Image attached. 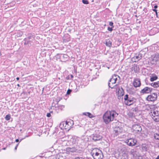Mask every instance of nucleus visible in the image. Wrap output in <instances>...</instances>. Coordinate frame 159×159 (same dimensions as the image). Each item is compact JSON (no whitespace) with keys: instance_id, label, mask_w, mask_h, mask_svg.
Returning a JSON list of instances; mask_svg holds the SVG:
<instances>
[{"instance_id":"nucleus-13","label":"nucleus","mask_w":159,"mask_h":159,"mask_svg":"<svg viewBox=\"0 0 159 159\" xmlns=\"http://www.w3.org/2000/svg\"><path fill=\"white\" fill-rule=\"evenodd\" d=\"M151 91V89L148 87H145L141 90V93H149Z\"/></svg>"},{"instance_id":"nucleus-3","label":"nucleus","mask_w":159,"mask_h":159,"mask_svg":"<svg viewBox=\"0 0 159 159\" xmlns=\"http://www.w3.org/2000/svg\"><path fill=\"white\" fill-rule=\"evenodd\" d=\"M132 132L134 133H140L142 130V128L140 125L135 124L132 126Z\"/></svg>"},{"instance_id":"nucleus-8","label":"nucleus","mask_w":159,"mask_h":159,"mask_svg":"<svg viewBox=\"0 0 159 159\" xmlns=\"http://www.w3.org/2000/svg\"><path fill=\"white\" fill-rule=\"evenodd\" d=\"M117 85V84L115 83V81L113 80V79L111 78L108 83V86L111 88L113 89L115 88V87Z\"/></svg>"},{"instance_id":"nucleus-25","label":"nucleus","mask_w":159,"mask_h":159,"mask_svg":"<svg viewBox=\"0 0 159 159\" xmlns=\"http://www.w3.org/2000/svg\"><path fill=\"white\" fill-rule=\"evenodd\" d=\"M128 154L126 153L123 154L121 158V159H128Z\"/></svg>"},{"instance_id":"nucleus-33","label":"nucleus","mask_w":159,"mask_h":159,"mask_svg":"<svg viewBox=\"0 0 159 159\" xmlns=\"http://www.w3.org/2000/svg\"><path fill=\"white\" fill-rule=\"evenodd\" d=\"M71 90H70V89H69L67 92V93H66V94H69L70 93H71Z\"/></svg>"},{"instance_id":"nucleus-50","label":"nucleus","mask_w":159,"mask_h":159,"mask_svg":"<svg viewBox=\"0 0 159 159\" xmlns=\"http://www.w3.org/2000/svg\"><path fill=\"white\" fill-rule=\"evenodd\" d=\"M17 85L18 86H20V85H19V84H17Z\"/></svg>"},{"instance_id":"nucleus-1","label":"nucleus","mask_w":159,"mask_h":159,"mask_svg":"<svg viewBox=\"0 0 159 159\" xmlns=\"http://www.w3.org/2000/svg\"><path fill=\"white\" fill-rule=\"evenodd\" d=\"M118 115L116 111L114 110L106 111L103 116V119L104 122L106 124L110 121H113L116 116Z\"/></svg>"},{"instance_id":"nucleus-16","label":"nucleus","mask_w":159,"mask_h":159,"mask_svg":"<svg viewBox=\"0 0 159 159\" xmlns=\"http://www.w3.org/2000/svg\"><path fill=\"white\" fill-rule=\"evenodd\" d=\"M133 112L135 116H138L140 114V111L137 107L133 108Z\"/></svg>"},{"instance_id":"nucleus-18","label":"nucleus","mask_w":159,"mask_h":159,"mask_svg":"<svg viewBox=\"0 0 159 159\" xmlns=\"http://www.w3.org/2000/svg\"><path fill=\"white\" fill-rule=\"evenodd\" d=\"M133 100H125V104L128 106H130L133 103Z\"/></svg>"},{"instance_id":"nucleus-4","label":"nucleus","mask_w":159,"mask_h":159,"mask_svg":"<svg viewBox=\"0 0 159 159\" xmlns=\"http://www.w3.org/2000/svg\"><path fill=\"white\" fill-rule=\"evenodd\" d=\"M74 124V121L72 120H69L68 121L67 120L66 122L65 126V129L69 130L72 127Z\"/></svg>"},{"instance_id":"nucleus-53","label":"nucleus","mask_w":159,"mask_h":159,"mask_svg":"<svg viewBox=\"0 0 159 159\" xmlns=\"http://www.w3.org/2000/svg\"><path fill=\"white\" fill-rule=\"evenodd\" d=\"M149 100L150 101H152V100Z\"/></svg>"},{"instance_id":"nucleus-42","label":"nucleus","mask_w":159,"mask_h":159,"mask_svg":"<svg viewBox=\"0 0 159 159\" xmlns=\"http://www.w3.org/2000/svg\"><path fill=\"white\" fill-rule=\"evenodd\" d=\"M15 141H16V142H18L19 141V139H16V140Z\"/></svg>"},{"instance_id":"nucleus-7","label":"nucleus","mask_w":159,"mask_h":159,"mask_svg":"<svg viewBox=\"0 0 159 159\" xmlns=\"http://www.w3.org/2000/svg\"><path fill=\"white\" fill-rule=\"evenodd\" d=\"M124 95V91L122 88H119L118 91V99H123Z\"/></svg>"},{"instance_id":"nucleus-9","label":"nucleus","mask_w":159,"mask_h":159,"mask_svg":"<svg viewBox=\"0 0 159 159\" xmlns=\"http://www.w3.org/2000/svg\"><path fill=\"white\" fill-rule=\"evenodd\" d=\"M142 58V55L141 54L136 55L132 58V60L134 62H137L140 60Z\"/></svg>"},{"instance_id":"nucleus-22","label":"nucleus","mask_w":159,"mask_h":159,"mask_svg":"<svg viewBox=\"0 0 159 159\" xmlns=\"http://www.w3.org/2000/svg\"><path fill=\"white\" fill-rule=\"evenodd\" d=\"M61 140L63 141V142L62 143V144L63 145H67L68 146L70 143H69V141L67 140H63V139H62Z\"/></svg>"},{"instance_id":"nucleus-23","label":"nucleus","mask_w":159,"mask_h":159,"mask_svg":"<svg viewBox=\"0 0 159 159\" xmlns=\"http://www.w3.org/2000/svg\"><path fill=\"white\" fill-rule=\"evenodd\" d=\"M112 78L113 79V80H114L115 81L116 84L117 83V79L118 78H120L119 76L115 75H113L112 76Z\"/></svg>"},{"instance_id":"nucleus-19","label":"nucleus","mask_w":159,"mask_h":159,"mask_svg":"<svg viewBox=\"0 0 159 159\" xmlns=\"http://www.w3.org/2000/svg\"><path fill=\"white\" fill-rule=\"evenodd\" d=\"M151 85L154 88L159 87V81L152 83L151 84Z\"/></svg>"},{"instance_id":"nucleus-24","label":"nucleus","mask_w":159,"mask_h":159,"mask_svg":"<svg viewBox=\"0 0 159 159\" xmlns=\"http://www.w3.org/2000/svg\"><path fill=\"white\" fill-rule=\"evenodd\" d=\"M105 44L107 46L110 47L111 46V42L109 39L107 40Z\"/></svg>"},{"instance_id":"nucleus-35","label":"nucleus","mask_w":159,"mask_h":159,"mask_svg":"<svg viewBox=\"0 0 159 159\" xmlns=\"http://www.w3.org/2000/svg\"><path fill=\"white\" fill-rule=\"evenodd\" d=\"M107 30L110 31H111L112 30V28L108 27V28Z\"/></svg>"},{"instance_id":"nucleus-28","label":"nucleus","mask_w":159,"mask_h":159,"mask_svg":"<svg viewBox=\"0 0 159 159\" xmlns=\"http://www.w3.org/2000/svg\"><path fill=\"white\" fill-rule=\"evenodd\" d=\"M142 149L144 151H146L147 150V147L145 144H143L142 146Z\"/></svg>"},{"instance_id":"nucleus-27","label":"nucleus","mask_w":159,"mask_h":159,"mask_svg":"<svg viewBox=\"0 0 159 159\" xmlns=\"http://www.w3.org/2000/svg\"><path fill=\"white\" fill-rule=\"evenodd\" d=\"M156 122L159 121V114L158 115L155 116L152 118Z\"/></svg>"},{"instance_id":"nucleus-12","label":"nucleus","mask_w":159,"mask_h":159,"mask_svg":"<svg viewBox=\"0 0 159 159\" xmlns=\"http://www.w3.org/2000/svg\"><path fill=\"white\" fill-rule=\"evenodd\" d=\"M159 114V111L156 110H152L150 113V115L152 118L155 116L158 115Z\"/></svg>"},{"instance_id":"nucleus-31","label":"nucleus","mask_w":159,"mask_h":159,"mask_svg":"<svg viewBox=\"0 0 159 159\" xmlns=\"http://www.w3.org/2000/svg\"><path fill=\"white\" fill-rule=\"evenodd\" d=\"M10 118H11V116H10V115H7L5 117V119L7 120H10Z\"/></svg>"},{"instance_id":"nucleus-45","label":"nucleus","mask_w":159,"mask_h":159,"mask_svg":"<svg viewBox=\"0 0 159 159\" xmlns=\"http://www.w3.org/2000/svg\"><path fill=\"white\" fill-rule=\"evenodd\" d=\"M107 94V93H104V95H102V96H106V95Z\"/></svg>"},{"instance_id":"nucleus-51","label":"nucleus","mask_w":159,"mask_h":159,"mask_svg":"<svg viewBox=\"0 0 159 159\" xmlns=\"http://www.w3.org/2000/svg\"><path fill=\"white\" fill-rule=\"evenodd\" d=\"M1 52H0V56H1Z\"/></svg>"},{"instance_id":"nucleus-48","label":"nucleus","mask_w":159,"mask_h":159,"mask_svg":"<svg viewBox=\"0 0 159 159\" xmlns=\"http://www.w3.org/2000/svg\"><path fill=\"white\" fill-rule=\"evenodd\" d=\"M138 159H142V157L141 156H140Z\"/></svg>"},{"instance_id":"nucleus-40","label":"nucleus","mask_w":159,"mask_h":159,"mask_svg":"<svg viewBox=\"0 0 159 159\" xmlns=\"http://www.w3.org/2000/svg\"><path fill=\"white\" fill-rule=\"evenodd\" d=\"M157 7H158L157 5H156L155 6H154V8L155 9L157 8Z\"/></svg>"},{"instance_id":"nucleus-32","label":"nucleus","mask_w":159,"mask_h":159,"mask_svg":"<svg viewBox=\"0 0 159 159\" xmlns=\"http://www.w3.org/2000/svg\"><path fill=\"white\" fill-rule=\"evenodd\" d=\"M82 2L85 4H87L89 3V2L87 0H82Z\"/></svg>"},{"instance_id":"nucleus-47","label":"nucleus","mask_w":159,"mask_h":159,"mask_svg":"<svg viewBox=\"0 0 159 159\" xmlns=\"http://www.w3.org/2000/svg\"><path fill=\"white\" fill-rule=\"evenodd\" d=\"M156 16H157V17H158V16H157V12H156Z\"/></svg>"},{"instance_id":"nucleus-37","label":"nucleus","mask_w":159,"mask_h":159,"mask_svg":"<svg viewBox=\"0 0 159 159\" xmlns=\"http://www.w3.org/2000/svg\"><path fill=\"white\" fill-rule=\"evenodd\" d=\"M113 23L112 22H110L109 23V25L111 26H112V27H113Z\"/></svg>"},{"instance_id":"nucleus-26","label":"nucleus","mask_w":159,"mask_h":159,"mask_svg":"<svg viewBox=\"0 0 159 159\" xmlns=\"http://www.w3.org/2000/svg\"><path fill=\"white\" fill-rule=\"evenodd\" d=\"M128 115L129 117L131 118L134 117L135 115L132 111H129L128 113Z\"/></svg>"},{"instance_id":"nucleus-49","label":"nucleus","mask_w":159,"mask_h":159,"mask_svg":"<svg viewBox=\"0 0 159 159\" xmlns=\"http://www.w3.org/2000/svg\"><path fill=\"white\" fill-rule=\"evenodd\" d=\"M2 149L3 150H5V149H6V148H3Z\"/></svg>"},{"instance_id":"nucleus-29","label":"nucleus","mask_w":159,"mask_h":159,"mask_svg":"<svg viewBox=\"0 0 159 159\" xmlns=\"http://www.w3.org/2000/svg\"><path fill=\"white\" fill-rule=\"evenodd\" d=\"M154 137L155 139L159 140V134H154Z\"/></svg>"},{"instance_id":"nucleus-5","label":"nucleus","mask_w":159,"mask_h":159,"mask_svg":"<svg viewBox=\"0 0 159 159\" xmlns=\"http://www.w3.org/2000/svg\"><path fill=\"white\" fill-rule=\"evenodd\" d=\"M137 140L136 139H129L126 141V143L127 144L130 146H133L136 144Z\"/></svg>"},{"instance_id":"nucleus-6","label":"nucleus","mask_w":159,"mask_h":159,"mask_svg":"<svg viewBox=\"0 0 159 159\" xmlns=\"http://www.w3.org/2000/svg\"><path fill=\"white\" fill-rule=\"evenodd\" d=\"M159 60V55L158 54H156L154 56L152 57L150 60L151 63L153 64H156L157 62Z\"/></svg>"},{"instance_id":"nucleus-39","label":"nucleus","mask_w":159,"mask_h":159,"mask_svg":"<svg viewBox=\"0 0 159 159\" xmlns=\"http://www.w3.org/2000/svg\"><path fill=\"white\" fill-rule=\"evenodd\" d=\"M63 57L67 58V56L66 55H64L63 56Z\"/></svg>"},{"instance_id":"nucleus-38","label":"nucleus","mask_w":159,"mask_h":159,"mask_svg":"<svg viewBox=\"0 0 159 159\" xmlns=\"http://www.w3.org/2000/svg\"><path fill=\"white\" fill-rule=\"evenodd\" d=\"M47 116L48 117H50L51 116V114H50V113H48L47 114Z\"/></svg>"},{"instance_id":"nucleus-46","label":"nucleus","mask_w":159,"mask_h":159,"mask_svg":"<svg viewBox=\"0 0 159 159\" xmlns=\"http://www.w3.org/2000/svg\"><path fill=\"white\" fill-rule=\"evenodd\" d=\"M16 80H19V77H17V78H16Z\"/></svg>"},{"instance_id":"nucleus-34","label":"nucleus","mask_w":159,"mask_h":159,"mask_svg":"<svg viewBox=\"0 0 159 159\" xmlns=\"http://www.w3.org/2000/svg\"><path fill=\"white\" fill-rule=\"evenodd\" d=\"M128 95L126 94L124 96V99H128Z\"/></svg>"},{"instance_id":"nucleus-21","label":"nucleus","mask_w":159,"mask_h":159,"mask_svg":"<svg viewBox=\"0 0 159 159\" xmlns=\"http://www.w3.org/2000/svg\"><path fill=\"white\" fill-rule=\"evenodd\" d=\"M24 44L26 45L28 44H31V43L30 40H29V38H25L24 39Z\"/></svg>"},{"instance_id":"nucleus-2","label":"nucleus","mask_w":159,"mask_h":159,"mask_svg":"<svg viewBox=\"0 0 159 159\" xmlns=\"http://www.w3.org/2000/svg\"><path fill=\"white\" fill-rule=\"evenodd\" d=\"M91 153L94 159H102L103 157L102 152L97 148L93 149Z\"/></svg>"},{"instance_id":"nucleus-15","label":"nucleus","mask_w":159,"mask_h":159,"mask_svg":"<svg viewBox=\"0 0 159 159\" xmlns=\"http://www.w3.org/2000/svg\"><path fill=\"white\" fill-rule=\"evenodd\" d=\"M141 83L140 80L138 79H135L133 82L134 86L135 87H137L139 86L140 85Z\"/></svg>"},{"instance_id":"nucleus-10","label":"nucleus","mask_w":159,"mask_h":159,"mask_svg":"<svg viewBox=\"0 0 159 159\" xmlns=\"http://www.w3.org/2000/svg\"><path fill=\"white\" fill-rule=\"evenodd\" d=\"M122 131V129L121 128H120L119 126L115 127L114 129V132L116 135L120 133Z\"/></svg>"},{"instance_id":"nucleus-17","label":"nucleus","mask_w":159,"mask_h":159,"mask_svg":"<svg viewBox=\"0 0 159 159\" xmlns=\"http://www.w3.org/2000/svg\"><path fill=\"white\" fill-rule=\"evenodd\" d=\"M157 95L156 93H154L153 94L149 95L146 98V99H155L157 98Z\"/></svg>"},{"instance_id":"nucleus-41","label":"nucleus","mask_w":159,"mask_h":159,"mask_svg":"<svg viewBox=\"0 0 159 159\" xmlns=\"http://www.w3.org/2000/svg\"><path fill=\"white\" fill-rule=\"evenodd\" d=\"M153 11H155L156 12H157V10L155 9H153Z\"/></svg>"},{"instance_id":"nucleus-43","label":"nucleus","mask_w":159,"mask_h":159,"mask_svg":"<svg viewBox=\"0 0 159 159\" xmlns=\"http://www.w3.org/2000/svg\"><path fill=\"white\" fill-rule=\"evenodd\" d=\"M18 144H17V145L16 146V147H15V150H16V149H17V146H18Z\"/></svg>"},{"instance_id":"nucleus-36","label":"nucleus","mask_w":159,"mask_h":159,"mask_svg":"<svg viewBox=\"0 0 159 159\" xmlns=\"http://www.w3.org/2000/svg\"><path fill=\"white\" fill-rule=\"evenodd\" d=\"M75 159H85L84 158L81 157H76Z\"/></svg>"},{"instance_id":"nucleus-44","label":"nucleus","mask_w":159,"mask_h":159,"mask_svg":"<svg viewBox=\"0 0 159 159\" xmlns=\"http://www.w3.org/2000/svg\"><path fill=\"white\" fill-rule=\"evenodd\" d=\"M156 159H159V155L156 158Z\"/></svg>"},{"instance_id":"nucleus-52","label":"nucleus","mask_w":159,"mask_h":159,"mask_svg":"<svg viewBox=\"0 0 159 159\" xmlns=\"http://www.w3.org/2000/svg\"><path fill=\"white\" fill-rule=\"evenodd\" d=\"M71 77H73V76L72 75H71Z\"/></svg>"},{"instance_id":"nucleus-14","label":"nucleus","mask_w":159,"mask_h":159,"mask_svg":"<svg viewBox=\"0 0 159 159\" xmlns=\"http://www.w3.org/2000/svg\"><path fill=\"white\" fill-rule=\"evenodd\" d=\"M76 149L74 147H68L66 148V151L67 153H70V152H76Z\"/></svg>"},{"instance_id":"nucleus-11","label":"nucleus","mask_w":159,"mask_h":159,"mask_svg":"<svg viewBox=\"0 0 159 159\" xmlns=\"http://www.w3.org/2000/svg\"><path fill=\"white\" fill-rule=\"evenodd\" d=\"M92 137L93 139L95 141L100 140L102 138V136L98 134H93Z\"/></svg>"},{"instance_id":"nucleus-30","label":"nucleus","mask_w":159,"mask_h":159,"mask_svg":"<svg viewBox=\"0 0 159 159\" xmlns=\"http://www.w3.org/2000/svg\"><path fill=\"white\" fill-rule=\"evenodd\" d=\"M157 78V77L156 76H153V77H152L151 78L150 80L151 81H153L156 80Z\"/></svg>"},{"instance_id":"nucleus-20","label":"nucleus","mask_w":159,"mask_h":159,"mask_svg":"<svg viewBox=\"0 0 159 159\" xmlns=\"http://www.w3.org/2000/svg\"><path fill=\"white\" fill-rule=\"evenodd\" d=\"M84 115L88 116L89 117L92 118L94 116L91 113L89 112H84L83 113Z\"/></svg>"}]
</instances>
